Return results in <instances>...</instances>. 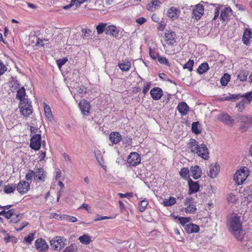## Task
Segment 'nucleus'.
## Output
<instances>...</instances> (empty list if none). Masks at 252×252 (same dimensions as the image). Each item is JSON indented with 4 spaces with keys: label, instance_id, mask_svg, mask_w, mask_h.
<instances>
[{
    "label": "nucleus",
    "instance_id": "nucleus-1",
    "mask_svg": "<svg viewBox=\"0 0 252 252\" xmlns=\"http://www.w3.org/2000/svg\"><path fill=\"white\" fill-rule=\"evenodd\" d=\"M226 226L236 239L239 241L243 239L244 232L242 230V221L236 214L233 213L227 216Z\"/></svg>",
    "mask_w": 252,
    "mask_h": 252
},
{
    "label": "nucleus",
    "instance_id": "nucleus-2",
    "mask_svg": "<svg viewBox=\"0 0 252 252\" xmlns=\"http://www.w3.org/2000/svg\"><path fill=\"white\" fill-rule=\"evenodd\" d=\"M188 148L191 153L196 154L205 160L209 159V152L207 146L204 144H198L194 139H190L188 144Z\"/></svg>",
    "mask_w": 252,
    "mask_h": 252
},
{
    "label": "nucleus",
    "instance_id": "nucleus-3",
    "mask_svg": "<svg viewBox=\"0 0 252 252\" xmlns=\"http://www.w3.org/2000/svg\"><path fill=\"white\" fill-rule=\"evenodd\" d=\"M165 41L167 44L165 49L166 52L170 55H173L177 53L178 49H176L175 48L177 45L175 44L176 42V34L175 32L170 31L166 32L165 33Z\"/></svg>",
    "mask_w": 252,
    "mask_h": 252
},
{
    "label": "nucleus",
    "instance_id": "nucleus-4",
    "mask_svg": "<svg viewBox=\"0 0 252 252\" xmlns=\"http://www.w3.org/2000/svg\"><path fill=\"white\" fill-rule=\"evenodd\" d=\"M249 169L246 167H243L238 170L234 175V180L238 185L244 183L249 175Z\"/></svg>",
    "mask_w": 252,
    "mask_h": 252
},
{
    "label": "nucleus",
    "instance_id": "nucleus-5",
    "mask_svg": "<svg viewBox=\"0 0 252 252\" xmlns=\"http://www.w3.org/2000/svg\"><path fill=\"white\" fill-rule=\"evenodd\" d=\"M184 204L186 206L184 210L187 213H194L197 210L196 202L194 201V199L192 197H187L185 199Z\"/></svg>",
    "mask_w": 252,
    "mask_h": 252
},
{
    "label": "nucleus",
    "instance_id": "nucleus-6",
    "mask_svg": "<svg viewBox=\"0 0 252 252\" xmlns=\"http://www.w3.org/2000/svg\"><path fill=\"white\" fill-rule=\"evenodd\" d=\"M64 241L65 239L63 237H56L54 238L50 241L51 248L57 251H60L65 245Z\"/></svg>",
    "mask_w": 252,
    "mask_h": 252
},
{
    "label": "nucleus",
    "instance_id": "nucleus-7",
    "mask_svg": "<svg viewBox=\"0 0 252 252\" xmlns=\"http://www.w3.org/2000/svg\"><path fill=\"white\" fill-rule=\"evenodd\" d=\"M30 147L32 149L37 151L41 147V134H38L31 136Z\"/></svg>",
    "mask_w": 252,
    "mask_h": 252
},
{
    "label": "nucleus",
    "instance_id": "nucleus-8",
    "mask_svg": "<svg viewBox=\"0 0 252 252\" xmlns=\"http://www.w3.org/2000/svg\"><path fill=\"white\" fill-rule=\"evenodd\" d=\"M141 162L140 155L136 152L131 153L127 158V163L132 166H136Z\"/></svg>",
    "mask_w": 252,
    "mask_h": 252
},
{
    "label": "nucleus",
    "instance_id": "nucleus-9",
    "mask_svg": "<svg viewBox=\"0 0 252 252\" xmlns=\"http://www.w3.org/2000/svg\"><path fill=\"white\" fill-rule=\"evenodd\" d=\"M79 107L84 116H87L89 115L91 105L89 101L85 99L81 100L79 103Z\"/></svg>",
    "mask_w": 252,
    "mask_h": 252
},
{
    "label": "nucleus",
    "instance_id": "nucleus-10",
    "mask_svg": "<svg viewBox=\"0 0 252 252\" xmlns=\"http://www.w3.org/2000/svg\"><path fill=\"white\" fill-rule=\"evenodd\" d=\"M204 6L200 4H196L192 10V17L199 20L204 14Z\"/></svg>",
    "mask_w": 252,
    "mask_h": 252
},
{
    "label": "nucleus",
    "instance_id": "nucleus-11",
    "mask_svg": "<svg viewBox=\"0 0 252 252\" xmlns=\"http://www.w3.org/2000/svg\"><path fill=\"white\" fill-rule=\"evenodd\" d=\"M30 188V183L25 181L20 182L17 186V190L22 194L26 193L29 190Z\"/></svg>",
    "mask_w": 252,
    "mask_h": 252
},
{
    "label": "nucleus",
    "instance_id": "nucleus-12",
    "mask_svg": "<svg viewBox=\"0 0 252 252\" xmlns=\"http://www.w3.org/2000/svg\"><path fill=\"white\" fill-rule=\"evenodd\" d=\"M218 119L225 125L232 126L234 123V120L227 113H221L218 117Z\"/></svg>",
    "mask_w": 252,
    "mask_h": 252
},
{
    "label": "nucleus",
    "instance_id": "nucleus-13",
    "mask_svg": "<svg viewBox=\"0 0 252 252\" xmlns=\"http://www.w3.org/2000/svg\"><path fill=\"white\" fill-rule=\"evenodd\" d=\"M35 246L36 249L39 252L46 251L48 248V246L46 241L42 238L37 239L35 241Z\"/></svg>",
    "mask_w": 252,
    "mask_h": 252
},
{
    "label": "nucleus",
    "instance_id": "nucleus-14",
    "mask_svg": "<svg viewBox=\"0 0 252 252\" xmlns=\"http://www.w3.org/2000/svg\"><path fill=\"white\" fill-rule=\"evenodd\" d=\"M119 29L113 25H110L106 28L105 34L117 37L119 36Z\"/></svg>",
    "mask_w": 252,
    "mask_h": 252
},
{
    "label": "nucleus",
    "instance_id": "nucleus-15",
    "mask_svg": "<svg viewBox=\"0 0 252 252\" xmlns=\"http://www.w3.org/2000/svg\"><path fill=\"white\" fill-rule=\"evenodd\" d=\"M150 94L154 100L159 99L163 95V91L159 87H154L150 91Z\"/></svg>",
    "mask_w": 252,
    "mask_h": 252
},
{
    "label": "nucleus",
    "instance_id": "nucleus-16",
    "mask_svg": "<svg viewBox=\"0 0 252 252\" xmlns=\"http://www.w3.org/2000/svg\"><path fill=\"white\" fill-rule=\"evenodd\" d=\"M232 14V11L230 7H228L222 10L220 18L222 22H225L228 20Z\"/></svg>",
    "mask_w": 252,
    "mask_h": 252
},
{
    "label": "nucleus",
    "instance_id": "nucleus-17",
    "mask_svg": "<svg viewBox=\"0 0 252 252\" xmlns=\"http://www.w3.org/2000/svg\"><path fill=\"white\" fill-rule=\"evenodd\" d=\"M188 184L189 186V194H192L198 191L199 185L198 182H194L190 178H189Z\"/></svg>",
    "mask_w": 252,
    "mask_h": 252
},
{
    "label": "nucleus",
    "instance_id": "nucleus-18",
    "mask_svg": "<svg viewBox=\"0 0 252 252\" xmlns=\"http://www.w3.org/2000/svg\"><path fill=\"white\" fill-rule=\"evenodd\" d=\"M34 180H38L41 182H43L45 181L46 172L44 171L43 168H37L35 171H34Z\"/></svg>",
    "mask_w": 252,
    "mask_h": 252
},
{
    "label": "nucleus",
    "instance_id": "nucleus-19",
    "mask_svg": "<svg viewBox=\"0 0 252 252\" xmlns=\"http://www.w3.org/2000/svg\"><path fill=\"white\" fill-rule=\"evenodd\" d=\"M0 232L4 236L3 240L5 243L11 242L16 244L18 242V239L13 235H10L4 230H1Z\"/></svg>",
    "mask_w": 252,
    "mask_h": 252
},
{
    "label": "nucleus",
    "instance_id": "nucleus-20",
    "mask_svg": "<svg viewBox=\"0 0 252 252\" xmlns=\"http://www.w3.org/2000/svg\"><path fill=\"white\" fill-rule=\"evenodd\" d=\"M190 170L191 173V176L194 179H198L201 176L202 170L199 166H191Z\"/></svg>",
    "mask_w": 252,
    "mask_h": 252
},
{
    "label": "nucleus",
    "instance_id": "nucleus-21",
    "mask_svg": "<svg viewBox=\"0 0 252 252\" xmlns=\"http://www.w3.org/2000/svg\"><path fill=\"white\" fill-rule=\"evenodd\" d=\"M220 171V166L219 165L216 164L215 165L211 164L209 166V171L208 174V176L212 178H214L216 177L217 174Z\"/></svg>",
    "mask_w": 252,
    "mask_h": 252
},
{
    "label": "nucleus",
    "instance_id": "nucleus-22",
    "mask_svg": "<svg viewBox=\"0 0 252 252\" xmlns=\"http://www.w3.org/2000/svg\"><path fill=\"white\" fill-rule=\"evenodd\" d=\"M180 11L175 7H171L167 11V16L169 18L173 19H177L180 14Z\"/></svg>",
    "mask_w": 252,
    "mask_h": 252
},
{
    "label": "nucleus",
    "instance_id": "nucleus-23",
    "mask_svg": "<svg viewBox=\"0 0 252 252\" xmlns=\"http://www.w3.org/2000/svg\"><path fill=\"white\" fill-rule=\"evenodd\" d=\"M177 109L182 116H185L187 114L189 107L186 102H181L178 105Z\"/></svg>",
    "mask_w": 252,
    "mask_h": 252
},
{
    "label": "nucleus",
    "instance_id": "nucleus-24",
    "mask_svg": "<svg viewBox=\"0 0 252 252\" xmlns=\"http://www.w3.org/2000/svg\"><path fill=\"white\" fill-rule=\"evenodd\" d=\"M161 4V3L158 0H153L151 3L147 5L146 8L149 11H154L160 6Z\"/></svg>",
    "mask_w": 252,
    "mask_h": 252
},
{
    "label": "nucleus",
    "instance_id": "nucleus-25",
    "mask_svg": "<svg viewBox=\"0 0 252 252\" xmlns=\"http://www.w3.org/2000/svg\"><path fill=\"white\" fill-rule=\"evenodd\" d=\"M109 139L113 144L118 143L122 139L121 134L118 132H112L109 135Z\"/></svg>",
    "mask_w": 252,
    "mask_h": 252
},
{
    "label": "nucleus",
    "instance_id": "nucleus-26",
    "mask_svg": "<svg viewBox=\"0 0 252 252\" xmlns=\"http://www.w3.org/2000/svg\"><path fill=\"white\" fill-rule=\"evenodd\" d=\"M185 229L188 233H196L199 231V227L197 225L191 223L186 225Z\"/></svg>",
    "mask_w": 252,
    "mask_h": 252
},
{
    "label": "nucleus",
    "instance_id": "nucleus-27",
    "mask_svg": "<svg viewBox=\"0 0 252 252\" xmlns=\"http://www.w3.org/2000/svg\"><path fill=\"white\" fill-rule=\"evenodd\" d=\"M252 37V32L249 28L246 29L243 33V43L248 45L250 44V39Z\"/></svg>",
    "mask_w": 252,
    "mask_h": 252
},
{
    "label": "nucleus",
    "instance_id": "nucleus-28",
    "mask_svg": "<svg viewBox=\"0 0 252 252\" xmlns=\"http://www.w3.org/2000/svg\"><path fill=\"white\" fill-rule=\"evenodd\" d=\"M20 112L22 115L25 117H28L32 113V105H22L19 106Z\"/></svg>",
    "mask_w": 252,
    "mask_h": 252
},
{
    "label": "nucleus",
    "instance_id": "nucleus-29",
    "mask_svg": "<svg viewBox=\"0 0 252 252\" xmlns=\"http://www.w3.org/2000/svg\"><path fill=\"white\" fill-rule=\"evenodd\" d=\"M243 194L244 198L248 202H251L252 201V187H247L245 189Z\"/></svg>",
    "mask_w": 252,
    "mask_h": 252
},
{
    "label": "nucleus",
    "instance_id": "nucleus-30",
    "mask_svg": "<svg viewBox=\"0 0 252 252\" xmlns=\"http://www.w3.org/2000/svg\"><path fill=\"white\" fill-rule=\"evenodd\" d=\"M131 63L129 61H124L119 63L118 66L123 71H128L131 67Z\"/></svg>",
    "mask_w": 252,
    "mask_h": 252
},
{
    "label": "nucleus",
    "instance_id": "nucleus-31",
    "mask_svg": "<svg viewBox=\"0 0 252 252\" xmlns=\"http://www.w3.org/2000/svg\"><path fill=\"white\" fill-rule=\"evenodd\" d=\"M91 236H90L87 234H84L82 236H80L78 238V240L82 244L85 245H87L91 242Z\"/></svg>",
    "mask_w": 252,
    "mask_h": 252
},
{
    "label": "nucleus",
    "instance_id": "nucleus-32",
    "mask_svg": "<svg viewBox=\"0 0 252 252\" xmlns=\"http://www.w3.org/2000/svg\"><path fill=\"white\" fill-rule=\"evenodd\" d=\"M191 129L193 133L198 134L201 132L200 125L198 122H193L191 125Z\"/></svg>",
    "mask_w": 252,
    "mask_h": 252
},
{
    "label": "nucleus",
    "instance_id": "nucleus-33",
    "mask_svg": "<svg viewBox=\"0 0 252 252\" xmlns=\"http://www.w3.org/2000/svg\"><path fill=\"white\" fill-rule=\"evenodd\" d=\"M248 75V71L246 70H241L237 75V79L241 82H244L247 80Z\"/></svg>",
    "mask_w": 252,
    "mask_h": 252
},
{
    "label": "nucleus",
    "instance_id": "nucleus-34",
    "mask_svg": "<svg viewBox=\"0 0 252 252\" xmlns=\"http://www.w3.org/2000/svg\"><path fill=\"white\" fill-rule=\"evenodd\" d=\"M235 119L237 120V122L238 123H248L250 122V119L245 115H242L240 114L237 115L235 116Z\"/></svg>",
    "mask_w": 252,
    "mask_h": 252
},
{
    "label": "nucleus",
    "instance_id": "nucleus-35",
    "mask_svg": "<svg viewBox=\"0 0 252 252\" xmlns=\"http://www.w3.org/2000/svg\"><path fill=\"white\" fill-rule=\"evenodd\" d=\"M44 109L46 117L48 118V120H52L53 118V115L50 106L48 104L44 103Z\"/></svg>",
    "mask_w": 252,
    "mask_h": 252
},
{
    "label": "nucleus",
    "instance_id": "nucleus-36",
    "mask_svg": "<svg viewBox=\"0 0 252 252\" xmlns=\"http://www.w3.org/2000/svg\"><path fill=\"white\" fill-rule=\"evenodd\" d=\"M95 157L99 165L103 168L105 169L106 168V166L103 164L104 160L100 151H98L95 153Z\"/></svg>",
    "mask_w": 252,
    "mask_h": 252
},
{
    "label": "nucleus",
    "instance_id": "nucleus-37",
    "mask_svg": "<svg viewBox=\"0 0 252 252\" xmlns=\"http://www.w3.org/2000/svg\"><path fill=\"white\" fill-rule=\"evenodd\" d=\"M209 67L207 63H202L198 67L197 72L199 74H202L206 72Z\"/></svg>",
    "mask_w": 252,
    "mask_h": 252
},
{
    "label": "nucleus",
    "instance_id": "nucleus-38",
    "mask_svg": "<svg viewBox=\"0 0 252 252\" xmlns=\"http://www.w3.org/2000/svg\"><path fill=\"white\" fill-rule=\"evenodd\" d=\"M107 27V24L104 23H99L96 27V32L98 34L102 33L104 32H105L106 28Z\"/></svg>",
    "mask_w": 252,
    "mask_h": 252
},
{
    "label": "nucleus",
    "instance_id": "nucleus-39",
    "mask_svg": "<svg viewBox=\"0 0 252 252\" xmlns=\"http://www.w3.org/2000/svg\"><path fill=\"white\" fill-rule=\"evenodd\" d=\"M22 216L23 214H19L17 215L14 214L12 217H11L9 220V223L11 224L17 223L22 219Z\"/></svg>",
    "mask_w": 252,
    "mask_h": 252
},
{
    "label": "nucleus",
    "instance_id": "nucleus-40",
    "mask_svg": "<svg viewBox=\"0 0 252 252\" xmlns=\"http://www.w3.org/2000/svg\"><path fill=\"white\" fill-rule=\"evenodd\" d=\"M176 199L170 196L168 199H164L163 201V204L165 206H170L176 203Z\"/></svg>",
    "mask_w": 252,
    "mask_h": 252
},
{
    "label": "nucleus",
    "instance_id": "nucleus-41",
    "mask_svg": "<svg viewBox=\"0 0 252 252\" xmlns=\"http://www.w3.org/2000/svg\"><path fill=\"white\" fill-rule=\"evenodd\" d=\"M248 104V103L245 101V98H243L240 102L236 104V107L239 112H242L245 108L246 105Z\"/></svg>",
    "mask_w": 252,
    "mask_h": 252
},
{
    "label": "nucleus",
    "instance_id": "nucleus-42",
    "mask_svg": "<svg viewBox=\"0 0 252 252\" xmlns=\"http://www.w3.org/2000/svg\"><path fill=\"white\" fill-rule=\"evenodd\" d=\"M230 79V76L227 73H225L220 80L221 85L223 86H226L229 81Z\"/></svg>",
    "mask_w": 252,
    "mask_h": 252
},
{
    "label": "nucleus",
    "instance_id": "nucleus-43",
    "mask_svg": "<svg viewBox=\"0 0 252 252\" xmlns=\"http://www.w3.org/2000/svg\"><path fill=\"white\" fill-rule=\"evenodd\" d=\"M189 169L186 167L181 168L179 172L180 176L185 179H187L189 178Z\"/></svg>",
    "mask_w": 252,
    "mask_h": 252
},
{
    "label": "nucleus",
    "instance_id": "nucleus-44",
    "mask_svg": "<svg viewBox=\"0 0 252 252\" xmlns=\"http://www.w3.org/2000/svg\"><path fill=\"white\" fill-rule=\"evenodd\" d=\"M26 96V91L24 87L19 89L17 91L16 98L18 99H22Z\"/></svg>",
    "mask_w": 252,
    "mask_h": 252
},
{
    "label": "nucleus",
    "instance_id": "nucleus-45",
    "mask_svg": "<svg viewBox=\"0 0 252 252\" xmlns=\"http://www.w3.org/2000/svg\"><path fill=\"white\" fill-rule=\"evenodd\" d=\"M16 185H7L4 186V191L6 193L13 192L16 189Z\"/></svg>",
    "mask_w": 252,
    "mask_h": 252
},
{
    "label": "nucleus",
    "instance_id": "nucleus-46",
    "mask_svg": "<svg viewBox=\"0 0 252 252\" xmlns=\"http://www.w3.org/2000/svg\"><path fill=\"white\" fill-rule=\"evenodd\" d=\"M148 204V201L147 200L144 199L141 201L139 203V210L141 212H144Z\"/></svg>",
    "mask_w": 252,
    "mask_h": 252
},
{
    "label": "nucleus",
    "instance_id": "nucleus-47",
    "mask_svg": "<svg viewBox=\"0 0 252 252\" xmlns=\"http://www.w3.org/2000/svg\"><path fill=\"white\" fill-rule=\"evenodd\" d=\"M242 97L245 98V101L249 104L252 100V91L242 95Z\"/></svg>",
    "mask_w": 252,
    "mask_h": 252
},
{
    "label": "nucleus",
    "instance_id": "nucleus-48",
    "mask_svg": "<svg viewBox=\"0 0 252 252\" xmlns=\"http://www.w3.org/2000/svg\"><path fill=\"white\" fill-rule=\"evenodd\" d=\"M194 64L193 60H189L184 65V69H188L189 71L192 70V67Z\"/></svg>",
    "mask_w": 252,
    "mask_h": 252
},
{
    "label": "nucleus",
    "instance_id": "nucleus-49",
    "mask_svg": "<svg viewBox=\"0 0 252 252\" xmlns=\"http://www.w3.org/2000/svg\"><path fill=\"white\" fill-rule=\"evenodd\" d=\"M158 61L161 64H166L167 66H169L170 63L168 60L164 57H162L159 55H158Z\"/></svg>",
    "mask_w": 252,
    "mask_h": 252
},
{
    "label": "nucleus",
    "instance_id": "nucleus-50",
    "mask_svg": "<svg viewBox=\"0 0 252 252\" xmlns=\"http://www.w3.org/2000/svg\"><path fill=\"white\" fill-rule=\"evenodd\" d=\"M77 250V247L75 244H72L65 248L63 252H76Z\"/></svg>",
    "mask_w": 252,
    "mask_h": 252
},
{
    "label": "nucleus",
    "instance_id": "nucleus-51",
    "mask_svg": "<svg viewBox=\"0 0 252 252\" xmlns=\"http://www.w3.org/2000/svg\"><path fill=\"white\" fill-rule=\"evenodd\" d=\"M35 174L34 171L32 170H29L26 175V179L28 181H31L33 177L34 178Z\"/></svg>",
    "mask_w": 252,
    "mask_h": 252
},
{
    "label": "nucleus",
    "instance_id": "nucleus-52",
    "mask_svg": "<svg viewBox=\"0 0 252 252\" xmlns=\"http://www.w3.org/2000/svg\"><path fill=\"white\" fill-rule=\"evenodd\" d=\"M82 36L84 37H89L92 33L91 30L88 29H83L82 30Z\"/></svg>",
    "mask_w": 252,
    "mask_h": 252
},
{
    "label": "nucleus",
    "instance_id": "nucleus-53",
    "mask_svg": "<svg viewBox=\"0 0 252 252\" xmlns=\"http://www.w3.org/2000/svg\"><path fill=\"white\" fill-rule=\"evenodd\" d=\"M68 60L66 58H64L57 61V64L59 68H61L67 62Z\"/></svg>",
    "mask_w": 252,
    "mask_h": 252
},
{
    "label": "nucleus",
    "instance_id": "nucleus-54",
    "mask_svg": "<svg viewBox=\"0 0 252 252\" xmlns=\"http://www.w3.org/2000/svg\"><path fill=\"white\" fill-rule=\"evenodd\" d=\"M14 210L10 209L8 211H5L4 213V217L7 219H10L14 215Z\"/></svg>",
    "mask_w": 252,
    "mask_h": 252
},
{
    "label": "nucleus",
    "instance_id": "nucleus-55",
    "mask_svg": "<svg viewBox=\"0 0 252 252\" xmlns=\"http://www.w3.org/2000/svg\"><path fill=\"white\" fill-rule=\"evenodd\" d=\"M63 218V219H65L69 222H75L77 221V219L76 217L73 216L66 215L64 216Z\"/></svg>",
    "mask_w": 252,
    "mask_h": 252
},
{
    "label": "nucleus",
    "instance_id": "nucleus-56",
    "mask_svg": "<svg viewBox=\"0 0 252 252\" xmlns=\"http://www.w3.org/2000/svg\"><path fill=\"white\" fill-rule=\"evenodd\" d=\"M7 70V67L0 60V75H2Z\"/></svg>",
    "mask_w": 252,
    "mask_h": 252
},
{
    "label": "nucleus",
    "instance_id": "nucleus-57",
    "mask_svg": "<svg viewBox=\"0 0 252 252\" xmlns=\"http://www.w3.org/2000/svg\"><path fill=\"white\" fill-rule=\"evenodd\" d=\"M34 239V234L33 233L29 234L27 237H25L24 240L29 244H31Z\"/></svg>",
    "mask_w": 252,
    "mask_h": 252
},
{
    "label": "nucleus",
    "instance_id": "nucleus-58",
    "mask_svg": "<svg viewBox=\"0 0 252 252\" xmlns=\"http://www.w3.org/2000/svg\"><path fill=\"white\" fill-rule=\"evenodd\" d=\"M20 105L19 106H22V105H31L29 102V100L28 98H26L25 97H23L22 99H20Z\"/></svg>",
    "mask_w": 252,
    "mask_h": 252
},
{
    "label": "nucleus",
    "instance_id": "nucleus-59",
    "mask_svg": "<svg viewBox=\"0 0 252 252\" xmlns=\"http://www.w3.org/2000/svg\"><path fill=\"white\" fill-rule=\"evenodd\" d=\"M227 199L228 202L234 203L237 200V198L236 197V196L233 194H228Z\"/></svg>",
    "mask_w": 252,
    "mask_h": 252
},
{
    "label": "nucleus",
    "instance_id": "nucleus-60",
    "mask_svg": "<svg viewBox=\"0 0 252 252\" xmlns=\"http://www.w3.org/2000/svg\"><path fill=\"white\" fill-rule=\"evenodd\" d=\"M111 218L109 217H106V216H101L99 215H97V217L94 219V221H100L104 220L109 219Z\"/></svg>",
    "mask_w": 252,
    "mask_h": 252
},
{
    "label": "nucleus",
    "instance_id": "nucleus-61",
    "mask_svg": "<svg viewBox=\"0 0 252 252\" xmlns=\"http://www.w3.org/2000/svg\"><path fill=\"white\" fill-rule=\"evenodd\" d=\"M119 196L121 198H124V197H131L133 196V193L132 192H127L125 194H123L122 193H119L118 194Z\"/></svg>",
    "mask_w": 252,
    "mask_h": 252
},
{
    "label": "nucleus",
    "instance_id": "nucleus-62",
    "mask_svg": "<svg viewBox=\"0 0 252 252\" xmlns=\"http://www.w3.org/2000/svg\"><path fill=\"white\" fill-rule=\"evenodd\" d=\"M31 129V136H32V135H34L35 134H37V131L38 130V129L35 127L34 126H31L30 128ZM38 133H37L38 134Z\"/></svg>",
    "mask_w": 252,
    "mask_h": 252
},
{
    "label": "nucleus",
    "instance_id": "nucleus-63",
    "mask_svg": "<svg viewBox=\"0 0 252 252\" xmlns=\"http://www.w3.org/2000/svg\"><path fill=\"white\" fill-rule=\"evenodd\" d=\"M80 209H84L88 211V213H91L92 210L89 205L87 204H83L79 208Z\"/></svg>",
    "mask_w": 252,
    "mask_h": 252
},
{
    "label": "nucleus",
    "instance_id": "nucleus-64",
    "mask_svg": "<svg viewBox=\"0 0 252 252\" xmlns=\"http://www.w3.org/2000/svg\"><path fill=\"white\" fill-rule=\"evenodd\" d=\"M146 19L144 17H140V18H137L136 20V23H137L138 24H139L140 25L143 24L145 22H146Z\"/></svg>",
    "mask_w": 252,
    "mask_h": 252
}]
</instances>
